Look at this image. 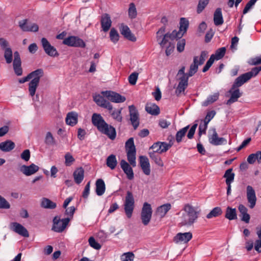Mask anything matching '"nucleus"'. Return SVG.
Masks as SVG:
<instances>
[{"label":"nucleus","instance_id":"1","mask_svg":"<svg viewBox=\"0 0 261 261\" xmlns=\"http://www.w3.org/2000/svg\"><path fill=\"white\" fill-rule=\"evenodd\" d=\"M189 27V21L185 18H181L180 20V28L178 31L174 30L171 33H166L165 26L161 27L156 32V40L162 47L169 42V39L173 40L181 38L187 32Z\"/></svg>","mask_w":261,"mask_h":261},{"label":"nucleus","instance_id":"2","mask_svg":"<svg viewBox=\"0 0 261 261\" xmlns=\"http://www.w3.org/2000/svg\"><path fill=\"white\" fill-rule=\"evenodd\" d=\"M199 211L193 206L187 204L185 205L184 212L180 217V224L182 226H190L198 218Z\"/></svg>","mask_w":261,"mask_h":261},{"label":"nucleus","instance_id":"3","mask_svg":"<svg viewBox=\"0 0 261 261\" xmlns=\"http://www.w3.org/2000/svg\"><path fill=\"white\" fill-rule=\"evenodd\" d=\"M30 79H32L29 84V91L31 96H33L39 85L40 78L43 76V71L42 69H38L32 71L29 74Z\"/></svg>","mask_w":261,"mask_h":261},{"label":"nucleus","instance_id":"4","mask_svg":"<svg viewBox=\"0 0 261 261\" xmlns=\"http://www.w3.org/2000/svg\"><path fill=\"white\" fill-rule=\"evenodd\" d=\"M123 206L126 216L128 218H130L135 208V199L133 193L130 191L126 192Z\"/></svg>","mask_w":261,"mask_h":261},{"label":"nucleus","instance_id":"5","mask_svg":"<svg viewBox=\"0 0 261 261\" xmlns=\"http://www.w3.org/2000/svg\"><path fill=\"white\" fill-rule=\"evenodd\" d=\"M207 53L205 51L201 53L200 57H194L193 63L190 65L189 71L188 73L189 76H192L198 70V66L203 64L206 57Z\"/></svg>","mask_w":261,"mask_h":261},{"label":"nucleus","instance_id":"6","mask_svg":"<svg viewBox=\"0 0 261 261\" xmlns=\"http://www.w3.org/2000/svg\"><path fill=\"white\" fill-rule=\"evenodd\" d=\"M70 220V218H66L61 219L58 216H55L53 220L51 230L57 232H62L66 228Z\"/></svg>","mask_w":261,"mask_h":261},{"label":"nucleus","instance_id":"7","mask_svg":"<svg viewBox=\"0 0 261 261\" xmlns=\"http://www.w3.org/2000/svg\"><path fill=\"white\" fill-rule=\"evenodd\" d=\"M152 211L151 205L147 202L143 204L141 212V219L144 225H147L150 221Z\"/></svg>","mask_w":261,"mask_h":261},{"label":"nucleus","instance_id":"8","mask_svg":"<svg viewBox=\"0 0 261 261\" xmlns=\"http://www.w3.org/2000/svg\"><path fill=\"white\" fill-rule=\"evenodd\" d=\"M101 94L105 97H107L109 100L113 102L121 103L124 102L126 100L125 96L114 91H102Z\"/></svg>","mask_w":261,"mask_h":261},{"label":"nucleus","instance_id":"9","mask_svg":"<svg viewBox=\"0 0 261 261\" xmlns=\"http://www.w3.org/2000/svg\"><path fill=\"white\" fill-rule=\"evenodd\" d=\"M64 44L69 46L84 48L86 46L84 41L76 36H69L65 38L63 42Z\"/></svg>","mask_w":261,"mask_h":261},{"label":"nucleus","instance_id":"10","mask_svg":"<svg viewBox=\"0 0 261 261\" xmlns=\"http://www.w3.org/2000/svg\"><path fill=\"white\" fill-rule=\"evenodd\" d=\"M173 145V141H170L168 143L164 142H157L152 144L150 149L158 153L166 152Z\"/></svg>","mask_w":261,"mask_h":261},{"label":"nucleus","instance_id":"11","mask_svg":"<svg viewBox=\"0 0 261 261\" xmlns=\"http://www.w3.org/2000/svg\"><path fill=\"white\" fill-rule=\"evenodd\" d=\"M18 25L21 30L24 32H36L39 29L38 24L35 23L29 22L27 19L19 21Z\"/></svg>","mask_w":261,"mask_h":261},{"label":"nucleus","instance_id":"12","mask_svg":"<svg viewBox=\"0 0 261 261\" xmlns=\"http://www.w3.org/2000/svg\"><path fill=\"white\" fill-rule=\"evenodd\" d=\"M130 120L134 129H136L139 125V114L134 105L128 107Z\"/></svg>","mask_w":261,"mask_h":261},{"label":"nucleus","instance_id":"13","mask_svg":"<svg viewBox=\"0 0 261 261\" xmlns=\"http://www.w3.org/2000/svg\"><path fill=\"white\" fill-rule=\"evenodd\" d=\"M41 42L44 50L47 55L50 57H57L59 56L56 49L50 44L45 38H42Z\"/></svg>","mask_w":261,"mask_h":261},{"label":"nucleus","instance_id":"14","mask_svg":"<svg viewBox=\"0 0 261 261\" xmlns=\"http://www.w3.org/2000/svg\"><path fill=\"white\" fill-rule=\"evenodd\" d=\"M103 96V95L102 96L100 94H96L93 96V100L98 106L107 109L109 111H112L113 106L109 101L107 100Z\"/></svg>","mask_w":261,"mask_h":261},{"label":"nucleus","instance_id":"15","mask_svg":"<svg viewBox=\"0 0 261 261\" xmlns=\"http://www.w3.org/2000/svg\"><path fill=\"white\" fill-rule=\"evenodd\" d=\"M212 130L213 134L208 137L209 142L211 144L218 146L226 144L227 143V140L224 138L218 137V134L215 128H213Z\"/></svg>","mask_w":261,"mask_h":261},{"label":"nucleus","instance_id":"16","mask_svg":"<svg viewBox=\"0 0 261 261\" xmlns=\"http://www.w3.org/2000/svg\"><path fill=\"white\" fill-rule=\"evenodd\" d=\"M192 238V234L190 232L178 233L173 238L176 244H185L188 243Z\"/></svg>","mask_w":261,"mask_h":261},{"label":"nucleus","instance_id":"17","mask_svg":"<svg viewBox=\"0 0 261 261\" xmlns=\"http://www.w3.org/2000/svg\"><path fill=\"white\" fill-rule=\"evenodd\" d=\"M246 195L248 202L249 203V206L250 208H253L256 204V197L255 192L251 186H247Z\"/></svg>","mask_w":261,"mask_h":261},{"label":"nucleus","instance_id":"18","mask_svg":"<svg viewBox=\"0 0 261 261\" xmlns=\"http://www.w3.org/2000/svg\"><path fill=\"white\" fill-rule=\"evenodd\" d=\"M102 134L107 135L110 139L114 140L116 136V130L114 127L106 123L98 130Z\"/></svg>","mask_w":261,"mask_h":261},{"label":"nucleus","instance_id":"19","mask_svg":"<svg viewBox=\"0 0 261 261\" xmlns=\"http://www.w3.org/2000/svg\"><path fill=\"white\" fill-rule=\"evenodd\" d=\"M13 68L15 74L20 76L22 74V69L21 67V62L19 53L16 51L14 53Z\"/></svg>","mask_w":261,"mask_h":261},{"label":"nucleus","instance_id":"20","mask_svg":"<svg viewBox=\"0 0 261 261\" xmlns=\"http://www.w3.org/2000/svg\"><path fill=\"white\" fill-rule=\"evenodd\" d=\"M11 229L16 233L24 237H29V233L27 229L20 224L13 222L11 224Z\"/></svg>","mask_w":261,"mask_h":261},{"label":"nucleus","instance_id":"21","mask_svg":"<svg viewBox=\"0 0 261 261\" xmlns=\"http://www.w3.org/2000/svg\"><path fill=\"white\" fill-rule=\"evenodd\" d=\"M39 167L34 164L30 166L22 165L20 168V171L26 176H30L34 174L39 170Z\"/></svg>","mask_w":261,"mask_h":261},{"label":"nucleus","instance_id":"22","mask_svg":"<svg viewBox=\"0 0 261 261\" xmlns=\"http://www.w3.org/2000/svg\"><path fill=\"white\" fill-rule=\"evenodd\" d=\"M120 165L121 168L126 174L127 178L129 180L133 179L134 177V174L133 169L129 164L124 160H122L120 161Z\"/></svg>","mask_w":261,"mask_h":261},{"label":"nucleus","instance_id":"23","mask_svg":"<svg viewBox=\"0 0 261 261\" xmlns=\"http://www.w3.org/2000/svg\"><path fill=\"white\" fill-rule=\"evenodd\" d=\"M100 23L103 32H107L109 30L112 25V21L108 14L105 13L101 15Z\"/></svg>","mask_w":261,"mask_h":261},{"label":"nucleus","instance_id":"24","mask_svg":"<svg viewBox=\"0 0 261 261\" xmlns=\"http://www.w3.org/2000/svg\"><path fill=\"white\" fill-rule=\"evenodd\" d=\"M139 161L143 173L149 175L150 174V169L148 159L146 156L141 155L139 156Z\"/></svg>","mask_w":261,"mask_h":261},{"label":"nucleus","instance_id":"25","mask_svg":"<svg viewBox=\"0 0 261 261\" xmlns=\"http://www.w3.org/2000/svg\"><path fill=\"white\" fill-rule=\"evenodd\" d=\"M91 120L92 124L97 127L98 130L106 123V122L99 114L94 113L92 116Z\"/></svg>","mask_w":261,"mask_h":261},{"label":"nucleus","instance_id":"26","mask_svg":"<svg viewBox=\"0 0 261 261\" xmlns=\"http://www.w3.org/2000/svg\"><path fill=\"white\" fill-rule=\"evenodd\" d=\"M228 92L230 94L231 96L230 98L226 102L227 105H230L232 103L238 101V98L242 95L238 88L232 89V87L229 90Z\"/></svg>","mask_w":261,"mask_h":261},{"label":"nucleus","instance_id":"27","mask_svg":"<svg viewBox=\"0 0 261 261\" xmlns=\"http://www.w3.org/2000/svg\"><path fill=\"white\" fill-rule=\"evenodd\" d=\"M120 31L121 34L127 39L133 42L136 41V38L132 33L129 28L127 25H122Z\"/></svg>","mask_w":261,"mask_h":261},{"label":"nucleus","instance_id":"28","mask_svg":"<svg viewBox=\"0 0 261 261\" xmlns=\"http://www.w3.org/2000/svg\"><path fill=\"white\" fill-rule=\"evenodd\" d=\"M238 209L240 213V216L241 217V220L246 223H248L249 222L250 216L247 213V208L244 205L240 204L238 207Z\"/></svg>","mask_w":261,"mask_h":261},{"label":"nucleus","instance_id":"29","mask_svg":"<svg viewBox=\"0 0 261 261\" xmlns=\"http://www.w3.org/2000/svg\"><path fill=\"white\" fill-rule=\"evenodd\" d=\"M74 181L77 184H80L83 181L84 177V170L82 167L77 168L73 174Z\"/></svg>","mask_w":261,"mask_h":261},{"label":"nucleus","instance_id":"30","mask_svg":"<svg viewBox=\"0 0 261 261\" xmlns=\"http://www.w3.org/2000/svg\"><path fill=\"white\" fill-rule=\"evenodd\" d=\"M249 80L245 73L241 75L235 80L232 86V89L238 88Z\"/></svg>","mask_w":261,"mask_h":261},{"label":"nucleus","instance_id":"31","mask_svg":"<svg viewBox=\"0 0 261 261\" xmlns=\"http://www.w3.org/2000/svg\"><path fill=\"white\" fill-rule=\"evenodd\" d=\"M96 193L98 196L102 195L106 190V185L103 179L99 178L96 181Z\"/></svg>","mask_w":261,"mask_h":261},{"label":"nucleus","instance_id":"32","mask_svg":"<svg viewBox=\"0 0 261 261\" xmlns=\"http://www.w3.org/2000/svg\"><path fill=\"white\" fill-rule=\"evenodd\" d=\"M15 146L13 142L7 140L0 143V149L4 152H9L14 148Z\"/></svg>","mask_w":261,"mask_h":261},{"label":"nucleus","instance_id":"33","mask_svg":"<svg viewBox=\"0 0 261 261\" xmlns=\"http://www.w3.org/2000/svg\"><path fill=\"white\" fill-rule=\"evenodd\" d=\"M66 122L71 126L75 125L77 122V113L74 112L68 113L66 118Z\"/></svg>","mask_w":261,"mask_h":261},{"label":"nucleus","instance_id":"34","mask_svg":"<svg viewBox=\"0 0 261 261\" xmlns=\"http://www.w3.org/2000/svg\"><path fill=\"white\" fill-rule=\"evenodd\" d=\"M214 24L217 25H220L223 23V18L221 8H217L214 14Z\"/></svg>","mask_w":261,"mask_h":261},{"label":"nucleus","instance_id":"35","mask_svg":"<svg viewBox=\"0 0 261 261\" xmlns=\"http://www.w3.org/2000/svg\"><path fill=\"white\" fill-rule=\"evenodd\" d=\"M247 162L250 164H253L255 161L261 164V151H257L254 153L250 154L247 158Z\"/></svg>","mask_w":261,"mask_h":261},{"label":"nucleus","instance_id":"36","mask_svg":"<svg viewBox=\"0 0 261 261\" xmlns=\"http://www.w3.org/2000/svg\"><path fill=\"white\" fill-rule=\"evenodd\" d=\"M225 217L229 220H236L237 219L236 209L227 206L226 209Z\"/></svg>","mask_w":261,"mask_h":261},{"label":"nucleus","instance_id":"37","mask_svg":"<svg viewBox=\"0 0 261 261\" xmlns=\"http://www.w3.org/2000/svg\"><path fill=\"white\" fill-rule=\"evenodd\" d=\"M145 110L147 113L152 115H158L160 113L159 107L154 103H147Z\"/></svg>","mask_w":261,"mask_h":261},{"label":"nucleus","instance_id":"38","mask_svg":"<svg viewBox=\"0 0 261 261\" xmlns=\"http://www.w3.org/2000/svg\"><path fill=\"white\" fill-rule=\"evenodd\" d=\"M171 204L166 203L158 207L156 213L160 217L162 218L165 216L168 211L171 208Z\"/></svg>","mask_w":261,"mask_h":261},{"label":"nucleus","instance_id":"39","mask_svg":"<svg viewBox=\"0 0 261 261\" xmlns=\"http://www.w3.org/2000/svg\"><path fill=\"white\" fill-rule=\"evenodd\" d=\"M41 206L45 208L54 209L56 207V203L51 201L50 199L43 198L42 199Z\"/></svg>","mask_w":261,"mask_h":261},{"label":"nucleus","instance_id":"40","mask_svg":"<svg viewBox=\"0 0 261 261\" xmlns=\"http://www.w3.org/2000/svg\"><path fill=\"white\" fill-rule=\"evenodd\" d=\"M107 165L111 169L113 170L115 168L117 164V161L116 156L114 154H111L107 159Z\"/></svg>","mask_w":261,"mask_h":261},{"label":"nucleus","instance_id":"41","mask_svg":"<svg viewBox=\"0 0 261 261\" xmlns=\"http://www.w3.org/2000/svg\"><path fill=\"white\" fill-rule=\"evenodd\" d=\"M232 169L230 168L226 170L223 177L226 178V184H231L234 178V173L232 172Z\"/></svg>","mask_w":261,"mask_h":261},{"label":"nucleus","instance_id":"42","mask_svg":"<svg viewBox=\"0 0 261 261\" xmlns=\"http://www.w3.org/2000/svg\"><path fill=\"white\" fill-rule=\"evenodd\" d=\"M219 93L218 92L214 93L213 95L209 96L207 99L202 102V106L206 107L208 105L216 101L219 98Z\"/></svg>","mask_w":261,"mask_h":261},{"label":"nucleus","instance_id":"43","mask_svg":"<svg viewBox=\"0 0 261 261\" xmlns=\"http://www.w3.org/2000/svg\"><path fill=\"white\" fill-rule=\"evenodd\" d=\"M122 108H121L119 110H114L112 109V111H109V113L113 117L114 119L116 120L119 122H121L122 120V117L121 116V111Z\"/></svg>","mask_w":261,"mask_h":261},{"label":"nucleus","instance_id":"44","mask_svg":"<svg viewBox=\"0 0 261 261\" xmlns=\"http://www.w3.org/2000/svg\"><path fill=\"white\" fill-rule=\"evenodd\" d=\"M149 157L156 164L160 167L164 166V163L161 160L159 155L157 154L156 152L153 151L149 152Z\"/></svg>","mask_w":261,"mask_h":261},{"label":"nucleus","instance_id":"45","mask_svg":"<svg viewBox=\"0 0 261 261\" xmlns=\"http://www.w3.org/2000/svg\"><path fill=\"white\" fill-rule=\"evenodd\" d=\"M127 160L129 162V164L133 167H136V151H127Z\"/></svg>","mask_w":261,"mask_h":261},{"label":"nucleus","instance_id":"46","mask_svg":"<svg viewBox=\"0 0 261 261\" xmlns=\"http://www.w3.org/2000/svg\"><path fill=\"white\" fill-rule=\"evenodd\" d=\"M189 128V125H188L177 132L175 136L176 141L177 142L179 143L181 141L182 138L185 137Z\"/></svg>","mask_w":261,"mask_h":261},{"label":"nucleus","instance_id":"47","mask_svg":"<svg viewBox=\"0 0 261 261\" xmlns=\"http://www.w3.org/2000/svg\"><path fill=\"white\" fill-rule=\"evenodd\" d=\"M222 213V209L220 207H216L214 208L206 216L208 219L213 217H216L221 215Z\"/></svg>","mask_w":261,"mask_h":261},{"label":"nucleus","instance_id":"48","mask_svg":"<svg viewBox=\"0 0 261 261\" xmlns=\"http://www.w3.org/2000/svg\"><path fill=\"white\" fill-rule=\"evenodd\" d=\"M110 38L111 41L114 43H116L119 39V35L117 31L114 28L111 29L110 32Z\"/></svg>","mask_w":261,"mask_h":261},{"label":"nucleus","instance_id":"49","mask_svg":"<svg viewBox=\"0 0 261 261\" xmlns=\"http://www.w3.org/2000/svg\"><path fill=\"white\" fill-rule=\"evenodd\" d=\"M126 152L136 151L133 138H130L125 143Z\"/></svg>","mask_w":261,"mask_h":261},{"label":"nucleus","instance_id":"50","mask_svg":"<svg viewBox=\"0 0 261 261\" xmlns=\"http://www.w3.org/2000/svg\"><path fill=\"white\" fill-rule=\"evenodd\" d=\"M226 52V48L224 47H221L218 49L215 54L212 55L211 56H214L215 60H220L222 59L225 55Z\"/></svg>","mask_w":261,"mask_h":261},{"label":"nucleus","instance_id":"51","mask_svg":"<svg viewBox=\"0 0 261 261\" xmlns=\"http://www.w3.org/2000/svg\"><path fill=\"white\" fill-rule=\"evenodd\" d=\"M44 142L47 145H54L56 144V140L50 132L46 133Z\"/></svg>","mask_w":261,"mask_h":261},{"label":"nucleus","instance_id":"52","mask_svg":"<svg viewBox=\"0 0 261 261\" xmlns=\"http://www.w3.org/2000/svg\"><path fill=\"white\" fill-rule=\"evenodd\" d=\"M4 57L6 62L10 64L12 61V51L10 47L6 48L5 49Z\"/></svg>","mask_w":261,"mask_h":261},{"label":"nucleus","instance_id":"53","mask_svg":"<svg viewBox=\"0 0 261 261\" xmlns=\"http://www.w3.org/2000/svg\"><path fill=\"white\" fill-rule=\"evenodd\" d=\"M137 15V12L135 5L134 3H130L129 4V7L128 9V15L131 19L136 18Z\"/></svg>","mask_w":261,"mask_h":261},{"label":"nucleus","instance_id":"54","mask_svg":"<svg viewBox=\"0 0 261 261\" xmlns=\"http://www.w3.org/2000/svg\"><path fill=\"white\" fill-rule=\"evenodd\" d=\"M65 164L66 166H71L75 161V159L69 152H67L65 155Z\"/></svg>","mask_w":261,"mask_h":261},{"label":"nucleus","instance_id":"55","mask_svg":"<svg viewBox=\"0 0 261 261\" xmlns=\"http://www.w3.org/2000/svg\"><path fill=\"white\" fill-rule=\"evenodd\" d=\"M88 242L90 246L95 249L99 250L101 247L100 244L97 243L93 237L89 238Z\"/></svg>","mask_w":261,"mask_h":261},{"label":"nucleus","instance_id":"56","mask_svg":"<svg viewBox=\"0 0 261 261\" xmlns=\"http://www.w3.org/2000/svg\"><path fill=\"white\" fill-rule=\"evenodd\" d=\"M10 208V204L3 197L0 195V208L9 209Z\"/></svg>","mask_w":261,"mask_h":261},{"label":"nucleus","instance_id":"57","mask_svg":"<svg viewBox=\"0 0 261 261\" xmlns=\"http://www.w3.org/2000/svg\"><path fill=\"white\" fill-rule=\"evenodd\" d=\"M134 255L132 252H127L123 254L121 256L122 261H133Z\"/></svg>","mask_w":261,"mask_h":261},{"label":"nucleus","instance_id":"58","mask_svg":"<svg viewBox=\"0 0 261 261\" xmlns=\"http://www.w3.org/2000/svg\"><path fill=\"white\" fill-rule=\"evenodd\" d=\"M208 2L209 0H199L197 7L198 13H200L202 11L206 6L208 4Z\"/></svg>","mask_w":261,"mask_h":261},{"label":"nucleus","instance_id":"59","mask_svg":"<svg viewBox=\"0 0 261 261\" xmlns=\"http://www.w3.org/2000/svg\"><path fill=\"white\" fill-rule=\"evenodd\" d=\"M257 0H250L246 5L243 11V13L244 14H246L255 5Z\"/></svg>","mask_w":261,"mask_h":261},{"label":"nucleus","instance_id":"60","mask_svg":"<svg viewBox=\"0 0 261 261\" xmlns=\"http://www.w3.org/2000/svg\"><path fill=\"white\" fill-rule=\"evenodd\" d=\"M214 61H215L214 56H211L210 59L207 61L206 64L203 68L202 71L203 72H205L206 71H207L209 69V68L211 67V66L212 65Z\"/></svg>","mask_w":261,"mask_h":261},{"label":"nucleus","instance_id":"61","mask_svg":"<svg viewBox=\"0 0 261 261\" xmlns=\"http://www.w3.org/2000/svg\"><path fill=\"white\" fill-rule=\"evenodd\" d=\"M138 74L137 72H133L130 74L128 76V81L130 85H135L136 84Z\"/></svg>","mask_w":261,"mask_h":261},{"label":"nucleus","instance_id":"62","mask_svg":"<svg viewBox=\"0 0 261 261\" xmlns=\"http://www.w3.org/2000/svg\"><path fill=\"white\" fill-rule=\"evenodd\" d=\"M216 112L214 110L209 111L207 113V114L204 120V122L208 124L209 122L214 118L216 115Z\"/></svg>","mask_w":261,"mask_h":261},{"label":"nucleus","instance_id":"63","mask_svg":"<svg viewBox=\"0 0 261 261\" xmlns=\"http://www.w3.org/2000/svg\"><path fill=\"white\" fill-rule=\"evenodd\" d=\"M188 86L185 85L178 84L177 87L175 90V93L177 96L180 95L182 93H184L185 89L187 88Z\"/></svg>","mask_w":261,"mask_h":261},{"label":"nucleus","instance_id":"64","mask_svg":"<svg viewBox=\"0 0 261 261\" xmlns=\"http://www.w3.org/2000/svg\"><path fill=\"white\" fill-rule=\"evenodd\" d=\"M186 44V41L184 39L179 40L177 44V50L178 51L181 53L184 51L185 46Z\"/></svg>","mask_w":261,"mask_h":261}]
</instances>
